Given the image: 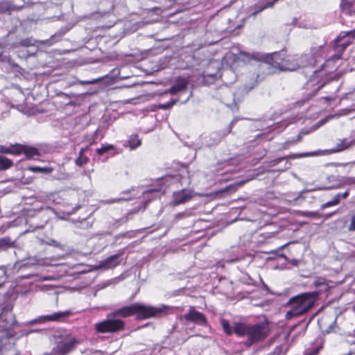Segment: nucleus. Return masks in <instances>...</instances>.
<instances>
[{"mask_svg": "<svg viewBox=\"0 0 355 355\" xmlns=\"http://www.w3.org/2000/svg\"><path fill=\"white\" fill-rule=\"evenodd\" d=\"M320 295L319 291L306 292L290 298L286 306L291 309L286 315V320H291L309 312L316 304Z\"/></svg>", "mask_w": 355, "mask_h": 355, "instance_id": "f257e3e1", "label": "nucleus"}, {"mask_svg": "<svg viewBox=\"0 0 355 355\" xmlns=\"http://www.w3.org/2000/svg\"><path fill=\"white\" fill-rule=\"evenodd\" d=\"M302 56L297 54H288L282 50L267 55L264 62L280 71H295L302 66Z\"/></svg>", "mask_w": 355, "mask_h": 355, "instance_id": "f03ea898", "label": "nucleus"}, {"mask_svg": "<svg viewBox=\"0 0 355 355\" xmlns=\"http://www.w3.org/2000/svg\"><path fill=\"white\" fill-rule=\"evenodd\" d=\"M166 309L167 307L166 306L155 307L135 303L130 306L119 309L113 313L116 317L121 316L125 318L137 314L139 318H148L165 314L166 313Z\"/></svg>", "mask_w": 355, "mask_h": 355, "instance_id": "7ed1b4c3", "label": "nucleus"}, {"mask_svg": "<svg viewBox=\"0 0 355 355\" xmlns=\"http://www.w3.org/2000/svg\"><path fill=\"white\" fill-rule=\"evenodd\" d=\"M124 325V322L117 319L112 312L107 314L105 320L95 324L94 329L101 334L113 333L123 329Z\"/></svg>", "mask_w": 355, "mask_h": 355, "instance_id": "20e7f679", "label": "nucleus"}, {"mask_svg": "<svg viewBox=\"0 0 355 355\" xmlns=\"http://www.w3.org/2000/svg\"><path fill=\"white\" fill-rule=\"evenodd\" d=\"M78 343V341L74 338H69L59 342L52 348L50 352L46 353V355H67L73 350Z\"/></svg>", "mask_w": 355, "mask_h": 355, "instance_id": "39448f33", "label": "nucleus"}, {"mask_svg": "<svg viewBox=\"0 0 355 355\" xmlns=\"http://www.w3.org/2000/svg\"><path fill=\"white\" fill-rule=\"evenodd\" d=\"M190 80V75L179 76L175 78L174 83L164 94L175 95L180 92H185L187 89Z\"/></svg>", "mask_w": 355, "mask_h": 355, "instance_id": "423d86ee", "label": "nucleus"}, {"mask_svg": "<svg viewBox=\"0 0 355 355\" xmlns=\"http://www.w3.org/2000/svg\"><path fill=\"white\" fill-rule=\"evenodd\" d=\"M267 327L263 324H257L249 327L248 340L250 344L263 340L266 337Z\"/></svg>", "mask_w": 355, "mask_h": 355, "instance_id": "0eeeda50", "label": "nucleus"}, {"mask_svg": "<svg viewBox=\"0 0 355 355\" xmlns=\"http://www.w3.org/2000/svg\"><path fill=\"white\" fill-rule=\"evenodd\" d=\"M194 196V192L189 189H182L173 193L172 205L178 206L186 203Z\"/></svg>", "mask_w": 355, "mask_h": 355, "instance_id": "6e6552de", "label": "nucleus"}, {"mask_svg": "<svg viewBox=\"0 0 355 355\" xmlns=\"http://www.w3.org/2000/svg\"><path fill=\"white\" fill-rule=\"evenodd\" d=\"M12 307H3L0 314V328L8 331L17 322L11 313Z\"/></svg>", "mask_w": 355, "mask_h": 355, "instance_id": "1a4fd4ad", "label": "nucleus"}, {"mask_svg": "<svg viewBox=\"0 0 355 355\" xmlns=\"http://www.w3.org/2000/svg\"><path fill=\"white\" fill-rule=\"evenodd\" d=\"M123 254L124 251L121 250L117 254L110 256L105 259L101 261L99 268L108 270L118 266L121 262V257Z\"/></svg>", "mask_w": 355, "mask_h": 355, "instance_id": "9d476101", "label": "nucleus"}, {"mask_svg": "<svg viewBox=\"0 0 355 355\" xmlns=\"http://www.w3.org/2000/svg\"><path fill=\"white\" fill-rule=\"evenodd\" d=\"M183 318L187 321L193 322L199 325L207 324V320L204 314L197 311L193 306L189 308L188 313L183 315Z\"/></svg>", "mask_w": 355, "mask_h": 355, "instance_id": "9b49d317", "label": "nucleus"}, {"mask_svg": "<svg viewBox=\"0 0 355 355\" xmlns=\"http://www.w3.org/2000/svg\"><path fill=\"white\" fill-rule=\"evenodd\" d=\"M27 278L31 279V281L28 282V284L31 288H60V286H58L55 285H42L39 284L41 281L49 279V278L47 277H42L38 278L36 275H28Z\"/></svg>", "mask_w": 355, "mask_h": 355, "instance_id": "f8f14e48", "label": "nucleus"}, {"mask_svg": "<svg viewBox=\"0 0 355 355\" xmlns=\"http://www.w3.org/2000/svg\"><path fill=\"white\" fill-rule=\"evenodd\" d=\"M236 59L244 64H251L252 61L259 60L261 55L259 53H250L245 51H240L237 54Z\"/></svg>", "mask_w": 355, "mask_h": 355, "instance_id": "ddd939ff", "label": "nucleus"}, {"mask_svg": "<svg viewBox=\"0 0 355 355\" xmlns=\"http://www.w3.org/2000/svg\"><path fill=\"white\" fill-rule=\"evenodd\" d=\"M71 314L70 311L55 312L42 317L44 321L62 322Z\"/></svg>", "mask_w": 355, "mask_h": 355, "instance_id": "4468645a", "label": "nucleus"}, {"mask_svg": "<svg viewBox=\"0 0 355 355\" xmlns=\"http://www.w3.org/2000/svg\"><path fill=\"white\" fill-rule=\"evenodd\" d=\"M336 70V64L331 63L328 67L324 69L323 64L322 65L320 69L315 70L314 71L313 78L317 77H322L327 76L329 74H331Z\"/></svg>", "mask_w": 355, "mask_h": 355, "instance_id": "2eb2a0df", "label": "nucleus"}, {"mask_svg": "<svg viewBox=\"0 0 355 355\" xmlns=\"http://www.w3.org/2000/svg\"><path fill=\"white\" fill-rule=\"evenodd\" d=\"M354 6V0H340L339 8L342 13L348 16H352L353 14L352 8Z\"/></svg>", "mask_w": 355, "mask_h": 355, "instance_id": "dca6fc26", "label": "nucleus"}, {"mask_svg": "<svg viewBox=\"0 0 355 355\" xmlns=\"http://www.w3.org/2000/svg\"><path fill=\"white\" fill-rule=\"evenodd\" d=\"M355 144V140H348V139H343L340 143L337 144L335 148L331 149L333 153H338L343 151Z\"/></svg>", "mask_w": 355, "mask_h": 355, "instance_id": "f3484780", "label": "nucleus"}, {"mask_svg": "<svg viewBox=\"0 0 355 355\" xmlns=\"http://www.w3.org/2000/svg\"><path fill=\"white\" fill-rule=\"evenodd\" d=\"M23 153L28 159H35V157L40 156V152L38 148L26 145L24 146Z\"/></svg>", "mask_w": 355, "mask_h": 355, "instance_id": "a211bd4d", "label": "nucleus"}, {"mask_svg": "<svg viewBox=\"0 0 355 355\" xmlns=\"http://www.w3.org/2000/svg\"><path fill=\"white\" fill-rule=\"evenodd\" d=\"M249 327L244 323L236 322L233 327L234 332L239 336H248Z\"/></svg>", "mask_w": 355, "mask_h": 355, "instance_id": "6ab92c4d", "label": "nucleus"}, {"mask_svg": "<svg viewBox=\"0 0 355 355\" xmlns=\"http://www.w3.org/2000/svg\"><path fill=\"white\" fill-rule=\"evenodd\" d=\"M343 39H340L338 41V37L335 40L334 50L336 53L340 54H343L347 47L352 44V41L350 40L343 42Z\"/></svg>", "mask_w": 355, "mask_h": 355, "instance_id": "aec40b11", "label": "nucleus"}, {"mask_svg": "<svg viewBox=\"0 0 355 355\" xmlns=\"http://www.w3.org/2000/svg\"><path fill=\"white\" fill-rule=\"evenodd\" d=\"M86 150V148H80L78 153V156L75 160V164L76 166L81 167L89 162V159L84 155Z\"/></svg>", "mask_w": 355, "mask_h": 355, "instance_id": "412c9836", "label": "nucleus"}, {"mask_svg": "<svg viewBox=\"0 0 355 355\" xmlns=\"http://www.w3.org/2000/svg\"><path fill=\"white\" fill-rule=\"evenodd\" d=\"M14 165V162L3 155H0V171H6Z\"/></svg>", "mask_w": 355, "mask_h": 355, "instance_id": "4be33fe9", "label": "nucleus"}, {"mask_svg": "<svg viewBox=\"0 0 355 355\" xmlns=\"http://www.w3.org/2000/svg\"><path fill=\"white\" fill-rule=\"evenodd\" d=\"M27 170L33 173L50 174L53 172V168L51 166L41 167L36 166H31L27 168Z\"/></svg>", "mask_w": 355, "mask_h": 355, "instance_id": "5701e85b", "label": "nucleus"}, {"mask_svg": "<svg viewBox=\"0 0 355 355\" xmlns=\"http://www.w3.org/2000/svg\"><path fill=\"white\" fill-rule=\"evenodd\" d=\"M128 144L130 149H135L141 144V141L137 134L132 135L128 139Z\"/></svg>", "mask_w": 355, "mask_h": 355, "instance_id": "b1692460", "label": "nucleus"}, {"mask_svg": "<svg viewBox=\"0 0 355 355\" xmlns=\"http://www.w3.org/2000/svg\"><path fill=\"white\" fill-rule=\"evenodd\" d=\"M15 246V243L9 237H3L0 239V250H6L8 248Z\"/></svg>", "mask_w": 355, "mask_h": 355, "instance_id": "393cba45", "label": "nucleus"}, {"mask_svg": "<svg viewBox=\"0 0 355 355\" xmlns=\"http://www.w3.org/2000/svg\"><path fill=\"white\" fill-rule=\"evenodd\" d=\"M24 146L25 145L20 144H15L10 145L11 155H19L22 154L23 151H24Z\"/></svg>", "mask_w": 355, "mask_h": 355, "instance_id": "a878e982", "label": "nucleus"}, {"mask_svg": "<svg viewBox=\"0 0 355 355\" xmlns=\"http://www.w3.org/2000/svg\"><path fill=\"white\" fill-rule=\"evenodd\" d=\"M115 149V147L112 144H106L105 146H103L102 147L97 148L96 150V152L98 155L101 156L104 153L109 152L110 150Z\"/></svg>", "mask_w": 355, "mask_h": 355, "instance_id": "bb28decb", "label": "nucleus"}, {"mask_svg": "<svg viewBox=\"0 0 355 355\" xmlns=\"http://www.w3.org/2000/svg\"><path fill=\"white\" fill-rule=\"evenodd\" d=\"M7 277V266H0V287L3 286V284L6 282Z\"/></svg>", "mask_w": 355, "mask_h": 355, "instance_id": "cd10ccee", "label": "nucleus"}, {"mask_svg": "<svg viewBox=\"0 0 355 355\" xmlns=\"http://www.w3.org/2000/svg\"><path fill=\"white\" fill-rule=\"evenodd\" d=\"M243 182H240L236 184H232L226 187L222 190V192H230L234 193L235 192L239 187L243 186Z\"/></svg>", "mask_w": 355, "mask_h": 355, "instance_id": "c85d7f7f", "label": "nucleus"}, {"mask_svg": "<svg viewBox=\"0 0 355 355\" xmlns=\"http://www.w3.org/2000/svg\"><path fill=\"white\" fill-rule=\"evenodd\" d=\"M313 284L315 287L328 286V281L323 277H316Z\"/></svg>", "mask_w": 355, "mask_h": 355, "instance_id": "c756f323", "label": "nucleus"}, {"mask_svg": "<svg viewBox=\"0 0 355 355\" xmlns=\"http://www.w3.org/2000/svg\"><path fill=\"white\" fill-rule=\"evenodd\" d=\"M341 55L342 54H340V53H337L336 54L331 56L329 59L326 60L325 62L323 64L324 69L325 67H328L331 63L335 64V62L337 60H340L341 58Z\"/></svg>", "mask_w": 355, "mask_h": 355, "instance_id": "7c9ffc66", "label": "nucleus"}, {"mask_svg": "<svg viewBox=\"0 0 355 355\" xmlns=\"http://www.w3.org/2000/svg\"><path fill=\"white\" fill-rule=\"evenodd\" d=\"M220 322H221V324H222L224 331L227 335H231L234 332V329L232 328V327L230 325L229 322L227 320H226L225 319H222Z\"/></svg>", "mask_w": 355, "mask_h": 355, "instance_id": "2f4dec72", "label": "nucleus"}, {"mask_svg": "<svg viewBox=\"0 0 355 355\" xmlns=\"http://www.w3.org/2000/svg\"><path fill=\"white\" fill-rule=\"evenodd\" d=\"M178 101V99L171 100L170 101H168L166 103L159 104L158 107H159V108H160L162 110H167V109L172 107L173 105H175Z\"/></svg>", "mask_w": 355, "mask_h": 355, "instance_id": "473e14b6", "label": "nucleus"}, {"mask_svg": "<svg viewBox=\"0 0 355 355\" xmlns=\"http://www.w3.org/2000/svg\"><path fill=\"white\" fill-rule=\"evenodd\" d=\"M339 204V200H338V198H334L332 200L328 201L326 203H324L321 205V208L325 209L329 207L335 206Z\"/></svg>", "mask_w": 355, "mask_h": 355, "instance_id": "72a5a7b5", "label": "nucleus"}, {"mask_svg": "<svg viewBox=\"0 0 355 355\" xmlns=\"http://www.w3.org/2000/svg\"><path fill=\"white\" fill-rule=\"evenodd\" d=\"M347 36L355 37V28L352 31H348V32H341L340 35L338 36V40L339 41L340 39H344Z\"/></svg>", "mask_w": 355, "mask_h": 355, "instance_id": "f704fd0d", "label": "nucleus"}, {"mask_svg": "<svg viewBox=\"0 0 355 355\" xmlns=\"http://www.w3.org/2000/svg\"><path fill=\"white\" fill-rule=\"evenodd\" d=\"M347 230L349 232L355 231V211L351 214L350 217V223L347 227Z\"/></svg>", "mask_w": 355, "mask_h": 355, "instance_id": "c9c22d12", "label": "nucleus"}, {"mask_svg": "<svg viewBox=\"0 0 355 355\" xmlns=\"http://www.w3.org/2000/svg\"><path fill=\"white\" fill-rule=\"evenodd\" d=\"M0 153L11 155L10 146H6L3 145H0Z\"/></svg>", "mask_w": 355, "mask_h": 355, "instance_id": "e433bc0d", "label": "nucleus"}, {"mask_svg": "<svg viewBox=\"0 0 355 355\" xmlns=\"http://www.w3.org/2000/svg\"><path fill=\"white\" fill-rule=\"evenodd\" d=\"M327 83V80H318L317 84L318 85L317 88L315 89L314 94H315L320 89H321Z\"/></svg>", "mask_w": 355, "mask_h": 355, "instance_id": "4c0bfd02", "label": "nucleus"}, {"mask_svg": "<svg viewBox=\"0 0 355 355\" xmlns=\"http://www.w3.org/2000/svg\"><path fill=\"white\" fill-rule=\"evenodd\" d=\"M349 193V191H345V192L343 193H337L334 197L335 198H338V200H339V202L340 201V198H346L348 197Z\"/></svg>", "mask_w": 355, "mask_h": 355, "instance_id": "58836bf2", "label": "nucleus"}, {"mask_svg": "<svg viewBox=\"0 0 355 355\" xmlns=\"http://www.w3.org/2000/svg\"><path fill=\"white\" fill-rule=\"evenodd\" d=\"M320 351V347H315L311 350L310 352H308L306 353L305 355H318Z\"/></svg>", "mask_w": 355, "mask_h": 355, "instance_id": "ea45409f", "label": "nucleus"}, {"mask_svg": "<svg viewBox=\"0 0 355 355\" xmlns=\"http://www.w3.org/2000/svg\"><path fill=\"white\" fill-rule=\"evenodd\" d=\"M10 10V6H4L2 5V3H0V12H6L7 11H9Z\"/></svg>", "mask_w": 355, "mask_h": 355, "instance_id": "a19ab883", "label": "nucleus"}, {"mask_svg": "<svg viewBox=\"0 0 355 355\" xmlns=\"http://www.w3.org/2000/svg\"><path fill=\"white\" fill-rule=\"evenodd\" d=\"M288 262L294 266H297L300 263V261L296 259H292L290 261H288Z\"/></svg>", "mask_w": 355, "mask_h": 355, "instance_id": "79ce46f5", "label": "nucleus"}, {"mask_svg": "<svg viewBox=\"0 0 355 355\" xmlns=\"http://www.w3.org/2000/svg\"><path fill=\"white\" fill-rule=\"evenodd\" d=\"M336 320H337V316L334 318V321H333L332 324L329 326V329H330L331 330H333L334 327L336 325Z\"/></svg>", "mask_w": 355, "mask_h": 355, "instance_id": "37998d69", "label": "nucleus"}, {"mask_svg": "<svg viewBox=\"0 0 355 355\" xmlns=\"http://www.w3.org/2000/svg\"><path fill=\"white\" fill-rule=\"evenodd\" d=\"M284 159V157H280L276 159L277 162H280Z\"/></svg>", "mask_w": 355, "mask_h": 355, "instance_id": "c03bdc74", "label": "nucleus"}, {"mask_svg": "<svg viewBox=\"0 0 355 355\" xmlns=\"http://www.w3.org/2000/svg\"><path fill=\"white\" fill-rule=\"evenodd\" d=\"M324 99L326 101H331V98H330V97H327H327H324Z\"/></svg>", "mask_w": 355, "mask_h": 355, "instance_id": "a18cd8bd", "label": "nucleus"}, {"mask_svg": "<svg viewBox=\"0 0 355 355\" xmlns=\"http://www.w3.org/2000/svg\"><path fill=\"white\" fill-rule=\"evenodd\" d=\"M26 291H24V292H21V295H24V294H26Z\"/></svg>", "mask_w": 355, "mask_h": 355, "instance_id": "49530a36", "label": "nucleus"}, {"mask_svg": "<svg viewBox=\"0 0 355 355\" xmlns=\"http://www.w3.org/2000/svg\"><path fill=\"white\" fill-rule=\"evenodd\" d=\"M60 292H56V295H58Z\"/></svg>", "mask_w": 355, "mask_h": 355, "instance_id": "de8ad7c7", "label": "nucleus"}, {"mask_svg": "<svg viewBox=\"0 0 355 355\" xmlns=\"http://www.w3.org/2000/svg\"><path fill=\"white\" fill-rule=\"evenodd\" d=\"M351 343L354 344L355 343V340L354 341H352Z\"/></svg>", "mask_w": 355, "mask_h": 355, "instance_id": "09e8293b", "label": "nucleus"}, {"mask_svg": "<svg viewBox=\"0 0 355 355\" xmlns=\"http://www.w3.org/2000/svg\"><path fill=\"white\" fill-rule=\"evenodd\" d=\"M62 288H63V289H65V288H66V287H63Z\"/></svg>", "mask_w": 355, "mask_h": 355, "instance_id": "8fccbe9b", "label": "nucleus"}]
</instances>
